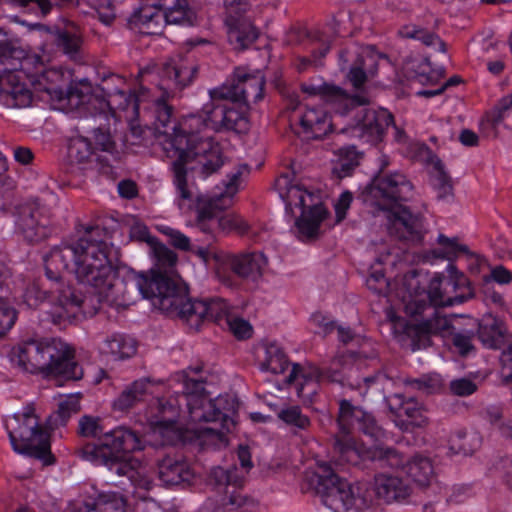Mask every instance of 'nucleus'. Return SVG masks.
I'll return each mask as SVG.
<instances>
[{"label":"nucleus","instance_id":"13","mask_svg":"<svg viewBox=\"0 0 512 512\" xmlns=\"http://www.w3.org/2000/svg\"><path fill=\"white\" fill-rule=\"evenodd\" d=\"M155 285L153 306L167 314L186 319L192 325L198 324L201 320H212L224 325L227 318L233 316L229 304L222 299L190 301L185 289L172 277L160 278Z\"/></svg>","mask_w":512,"mask_h":512},{"label":"nucleus","instance_id":"15","mask_svg":"<svg viewBox=\"0 0 512 512\" xmlns=\"http://www.w3.org/2000/svg\"><path fill=\"white\" fill-rule=\"evenodd\" d=\"M5 428L16 453L35 457L45 465L53 463L49 434L40 426L32 408L26 407L7 417Z\"/></svg>","mask_w":512,"mask_h":512},{"label":"nucleus","instance_id":"57","mask_svg":"<svg viewBox=\"0 0 512 512\" xmlns=\"http://www.w3.org/2000/svg\"><path fill=\"white\" fill-rule=\"evenodd\" d=\"M490 277L499 284H508L512 280V273L503 266H496L491 270Z\"/></svg>","mask_w":512,"mask_h":512},{"label":"nucleus","instance_id":"3","mask_svg":"<svg viewBox=\"0 0 512 512\" xmlns=\"http://www.w3.org/2000/svg\"><path fill=\"white\" fill-rule=\"evenodd\" d=\"M227 405L226 397H212L203 383L188 378L182 395L160 398L151 407L145 441L154 446L189 442L201 447H225L226 432L235 426Z\"/></svg>","mask_w":512,"mask_h":512},{"label":"nucleus","instance_id":"37","mask_svg":"<svg viewBox=\"0 0 512 512\" xmlns=\"http://www.w3.org/2000/svg\"><path fill=\"white\" fill-rule=\"evenodd\" d=\"M278 418L295 430H306L311 424L309 417L303 414L298 406L282 408L278 412Z\"/></svg>","mask_w":512,"mask_h":512},{"label":"nucleus","instance_id":"36","mask_svg":"<svg viewBox=\"0 0 512 512\" xmlns=\"http://www.w3.org/2000/svg\"><path fill=\"white\" fill-rule=\"evenodd\" d=\"M398 33L403 38L420 40L427 46L435 47L438 51H446L444 42L437 35L418 27L416 24H405L399 29Z\"/></svg>","mask_w":512,"mask_h":512},{"label":"nucleus","instance_id":"25","mask_svg":"<svg viewBox=\"0 0 512 512\" xmlns=\"http://www.w3.org/2000/svg\"><path fill=\"white\" fill-rule=\"evenodd\" d=\"M235 83L231 86L224 85L218 90L235 91L238 94L237 101L245 104L257 103L263 98L264 76L260 71L248 74L244 69H236Z\"/></svg>","mask_w":512,"mask_h":512},{"label":"nucleus","instance_id":"8","mask_svg":"<svg viewBox=\"0 0 512 512\" xmlns=\"http://www.w3.org/2000/svg\"><path fill=\"white\" fill-rule=\"evenodd\" d=\"M412 190L413 187L406 176L395 172L373 179L362 191L361 197L372 214L383 215L390 233L407 238L420 226L419 217L402 204L411 198Z\"/></svg>","mask_w":512,"mask_h":512},{"label":"nucleus","instance_id":"32","mask_svg":"<svg viewBox=\"0 0 512 512\" xmlns=\"http://www.w3.org/2000/svg\"><path fill=\"white\" fill-rule=\"evenodd\" d=\"M438 247L429 251L425 258L427 262L434 263L437 260H452L461 253L466 252V247L459 244L457 239L448 238L440 234L437 238Z\"/></svg>","mask_w":512,"mask_h":512},{"label":"nucleus","instance_id":"2","mask_svg":"<svg viewBox=\"0 0 512 512\" xmlns=\"http://www.w3.org/2000/svg\"><path fill=\"white\" fill-rule=\"evenodd\" d=\"M188 146L189 141L181 135L172 134L163 142V151L171 161L173 185L175 188V204L183 212L195 211L193 221L187 226L195 227L200 232L214 237L231 232H244L247 224L241 216L234 212H224L239 191L249 169L240 165L228 176L223 185H217L207 194H199L189 175L205 179L218 171L222 166L220 151L216 146L206 142L197 147L190 155L182 143Z\"/></svg>","mask_w":512,"mask_h":512},{"label":"nucleus","instance_id":"42","mask_svg":"<svg viewBox=\"0 0 512 512\" xmlns=\"http://www.w3.org/2000/svg\"><path fill=\"white\" fill-rule=\"evenodd\" d=\"M159 231L170 238L171 244L184 251L191 249V243L189 237L180 232L179 230L173 229L169 226H159Z\"/></svg>","mask_w":512,"mask_h":512},{"label":"nucleus","instance_id":"51","mask_svg":"<svg viewBox=\"0 0 512 512\" xmlns=\"http://www.w3.org/2000/svg\"><path fill=\"white\" fill-rule=\"evenodd\" d=\"M211 478L219 486L226 484H236L237 480L232 475L231 471L225 470L222 467H216L211 472Z\"/></svg>","mask_w":512,"mask_h":512},{"label":"nucleus","instance_id":"40","mask_svg":"<svg viewBox=\"0 0 512 512\" xmlns=\"http://www.w3.org/2000/svg\"><path fill=\"white\" fill-rule=\"evenodd\" d=\"M381 263L382 259L377 260L371 266V272L366 279L367 287L376 293H384L389 287V283L384 276L383 269L380 267Z\"/></svg>","mask_w":512,"mask_h":512},{"label":"nucleus","instance_id":"52","mask_svg":"<svg viewBox=\"0 0 512 512\" xmlns=\"http://www.w3.org/2000/svg\"><path fill=\"white\" fill-rule=\"evenodd\" d=\"M453 344L458 352L462 355L468 354L473 346L471 344V336L462 333H455L453 335Z\"/></svg>","mask_w":512,"mask_h":512},{"label":"nucleus","instance_id":"54","mask_svg":"<svg viewBox=\"0 0 512 512\" xmlns=\"http://www.w3.org/2000/svg\"><path fill=\"white\" fill-rule=\"evenodd\" d=\"M501 376L504 380H512V349L504 350L500 357Z\"/></svg>","mask_w":512,"mask_h":512},{"label":"nucleus","instance_id":"27","mask_svg":"<svg viewBox=\"0 0 512 512\" xmlns=\"http://www.w3.org/2000/svg\"><path fill=\"white\" fill-rule=\"evenodd\" d=\"M353 55H357L359 57V63L349 69L347 78L355 88H360L367 80L368 74L374 73L371 67L376 62V55L369 47L355 48L353 51L342 53L340 55V60L341 62H349L352 60Z\"/></svg>","mask_w":512,"mask_h":512},{"label":"nucleus","instance_id":"41","mask_svg":"<svg viewBox=\"0 0 512 512\" xmlns=\"http://www.w3.org/2000/svg\"><path fill=\"white\" fill-rule=\"evenodd\" d=\"M225 325L238 339H247L252 335L253 329L251 324L243 318L232 316L231 318H227Z\"/></svg>","mask_w":512,"mask_h":512},{"label":"nucleus","instance_id":"9","mask_svg":"<svg viewBox=\"0 0 512 512\" xmlns=\"http://www.w3.org/2000/svg\"><path fill=\"white\" fill-rule=\"evenodd\" d=\"M10 363L23 371L45 378L79 379L82 370L72 358V350L60 339L29 340L7 353Z\"/></svg>","mask_w":512,"mask_h":512},{"label":"nucleus","instance_id":"46","mask_svg":"<svg viewBox=\"0 0 512 512\" xmlns=\"http://www.w3.org/2000/svg\"><path fill=\"white\" fill-rule=\"evenodd\" d=\"M418 388L426 393H434L441 389L443 380L438 374H430L417 381Z\"/></svg>","mask_w":512,"mask_h":512},{"label":"nucleus","instance_id":"30","mask_svg":"<svg viewBox=\"0 0 512 512\" xmlns=\"http://www.w3.org/2000/svg\"><path fill=\"white\" fill-rule=\"evenodd\" d=\"M195 67L184 60L173 61L165 65L162 88H183L191 83L195 75Z\"/></svg>","mask_w":512,"mask_h":512},{"label":"nucleus","instance_id":"56","mask_svg":"<svg viewBox=\"0 0 512 512\" xmlns=\"http://www.w3.org/2000/svg\"><path fill=\"white\" fill-rule=\"evenodd\" d=\"M434 187L440 198H446L452 194L451 182L445 174L441 173L440 176L435 179Z\"/></svg>","mask_w":512,"mask_h":512},{"label":"nucleus","instance_id":"17","mask_svg":"<svg viewBox=\"0 0 512 512\" xmlns=\"http://www.w3.org/2000/svg\"><path fill=\"white\" fill-rule=\"evenodd\" d=\"M24 50L14 44H2V103L8 107H25L30 104L32 93L26 84L21 82V71L27 70L31 64Z\"/></svg>","mask_w":512,"mask_h":512},{"label":"nucleus","instance_id":"39","mask_svg":"<svg viewBox=\"0 0 512 512\" xmlns=\"http://www.w3.org/2000/svg\"><path fill=\"white\" fill-rule=\"evenodd\" d=\"M80 409L79 396L75 394L60 396L58 400V410L56 413V423L64 424L67 419L78 412Z\"/></svg>","mask_w":512,"mask_h":512},{"label":"nucleus","instance_id":"5","mask_svg":"<svg viewBox=\"0 0 512 512\" xmlns=\"http://www.w3.org/2000/svg\"><path fill=\"white\" fill-rule=\"evenodd\" d=\"M237 98L238 94L235 91L211 90L210 101L203 106L201 115H190L179 122L171 120V111L168 107H161L155 123L160 145L163 147V142L168 136L178 134L181 135V138L189 141L188 147L185 142L182 143V147L190 155L198 150L197 147L209 142L219 149L223 160L219 144L211 139H202L197 134L202 127H209L214 131H234L236 133L248 131L249 121L245 112L237 108L239 105Z\"/></svg>","mask_w":512,"mask_h":512},{"label":"nucleus","instance_id":"33","mask_svg":"<svg viewBox=\"0 0 512 512\" xmlns=\"http://www.w3.org/2000/svg\"><path fill=\"white\" fill-rule=\"evenodd\" d=\"M505 327L497 318L485 316L479 325V338L484 346L496 348L502 341Z\"/></svg>","mask_w":512,"mask_h":512},{"label":"nucleus","instance_id":"31","mask_svg":"<svg viewBox=\"0 0 512 512\" xmlns=\"http://www.w3.org/2000/svg\"><path fill=\"white\" fill-rule=\"evenodd\" d=\"M101 354L114 360H123L136 353V342L123 334H113L103 340L98 347Z\"/></svg>","mask_w":512,"mask_h":512},{"label":"nucleus","instance_id":"29","mask_svg":"<svg viewBox=\"0 0 512 512\" xmlns=\"http://www.w3.org/2000/svg\"><path fill=\"white\" fill-rule=\"evenodd\" d=\"M166 24L194 26L198 23V13L186 0H160Z\"/></svg>","mask_w":512,"mask_h":512},{"label":"nucleus","instance_id":"26","mask_svg":"<svg viewBox=\"0 0 512 512\" xmlns=\"http://www.w3.org/2000/svg\"><path fill=\"white\" fill-rule=\"evenodd\" d=\"M338 126V123L322 108H307L300 116V133L306 139L326 136Z\"/></svg>","mask_w":512,"mask_h":512},{"label":"nucleus","instance_id":"59","mask_svg":"<svg viewBox=\"0 0 512 512\" xmlns=\"http://www.w3.org/2000/svg\"><path fill=\"white\" fill-rule=\"evenodd\" d=\"M17 320V312L13 307H4L2 305V329H11Z\"/></svg>","mask_w":512,"mask_h":512},{"label":"nucleus","instance_id":"44","mask_svg":"<svg viewBox=\"0 0 512 512\" xmlns=\"http://www.w3.org/2000/svg\"><path fill=\"white\" fill-rule=\"evenodd\" d=\"M349 156L348 160H339L333 168V171L339 176L344 177L358 164V156L354 149L348 148L345 150Z\"/></svg>","mask_w":512,"mask_h":512},{"label":"nucleus","instance_id":"10","mask_svg":"<svg viewBox=\"0 0 512 512\" xmlns=\"http://www.w3.org/2000/svg\"><path fill=\"white\" fill-rule=\"evenodd\" d=\"M448 277L435 274L428 282L427 290H419L421 280L415 274L405 277L404 286L396 292L401 298L407 314L416 315L426 309L427 302L433 306H453L473 296L466 276L454 265L446 268Z\"/></svg>","mask_w":512,"mask_h":512},{"label":"nucleus","instance_id":"50","mask_svg":"<svg viewBox=\"0 0 512 512\" xmlns=\"http://www.w3.org/2000/svg\"><path fill=\"white\" fill-rule=\"evenodd\" d=\"M99 19L106 25H109L115 18V7L109 0H102L97 8Z\"/></svg>","mask_w":512,"mask_h":512},{"label":"nucleus","instance_id":"4","mask_svg":"<svg viewBox=\"0 0 512 512\" xmlns=\"http://www.w3.org/2000/svg\"><path fill=\"white\" fill-rule=\"evenodd\" d=\"M339 432L335 438V449L343 461L358 464L361 459L379 460L383 467L400 470L420 488L436 481V472L430 458L416 455L409 460L397 451L384 448L380 441L385 437L373 417L360 407L342 400L338 415Z\"/></svg>","mask_w":512,"mask_h":512},{"label":"nucleus","instance_id":"64","mask_svg":"<svg viewBox=\"0 0 512 512\" xmlns=\"http://www.w3.org/2000/svg\"><path fill=\"white\" fill-rule=\"evenodd\" d=\"M459 139L465 146H474L478 142V136L470 130H463Z\"/></svg>","mask_w":512,"mask_h":512},{"label":"nucleus","instance_id":"11","mask_svg":"<svg viewBox=\"0 0 512 512\" xmlns=\"http://www.w3.org/2000/svg\"><path fill=\"white\" fill-rule=\"evenodd\" d=\"M306 478L310 488L319 495L322 503L333 512H365L374 506V496L366 482L351 483L339 478L325 462L317 464Z\"/></svg>","mask_w":512,"mask_h":512},{"label":"nucleus","instance_id":"19","mask_svg":"<svg viewBox=\"0 0 512 512\" xmlns=\"http://www.w3.org/2000/svg\"><path fill=\"white\" fill-rule=\"evenodd\" d=\"M15 226L24 239L39 242L51 232L47 209L38 203H28L20 207Z\"/></svg>","mask_w":512,"mask_h":512},{"label":"nucleus","instance_id":"45","mask_svg":"<svg viewBox=\"0 0 512 512\" xmlns=\"http://www.w3.org/2000/svg\"><path fill=\"white\" fill-rule=\"evenodd\" d=\"M353 196L349 191H344L340 194L338 199L334 203V210L337 222L345 219L347 211L349 210Z\"/></svg>","mask_w":512,"mask_h":512},{"label":"nucleus","instance_id":"1","mask_svg":"<svg viewBox=\"0 0 512 512\" xmlns=\"http://www.w3.org/2000/svg\"><path fill=\"white\" fill-rule=\"evenodd\" d=\"M102 230L91 228L72 246L54 248L45 258L47 277L55 282L57 294L54 321L72 320L79 312L95 313L99 305L126 307L135 302L134 292L141 298L154 300L155 282L161 277L127 268H117L109 259L106 238L96 239Z\"/></svg>","mask_w":512,"mask_h":512},{"label":"nucleus","instance_id":"49","mask_svg":"<svg viewBox=\"0 0 512 512\" xmlns=\"http://www.w3.org/2000/svg\"><path fill=\"white\" fill-rule=\"evenodd\" d=\"M29 3H35L42 15L48 14L52 7L50 0H2V4H8L14 7H25Z\"/></svg>","mask_w":512,"mask_h":512},{"label":"nucleus","instance_id":"35","mask_svg":"<svg viewBox=\"0 0 512 512\" xmlns=\"http://www.w3.org/2000/svg\"><path fill=\"white\" fill-rule=\"evenodd\" d=\"M158 475L159 479L166 485H177L188 480L185 465L171 458H165L160 462Z\"/></svg>","mask_w":512,"mask_h":512},{"label":"nucleus","instance_id":"34","mask_svg":"<svg viewBox=\"0 0 512 512\" xmlns=\"http://www.w3.org/2000/svg\"><path fill=\"white\" fill-rule=\"evenodd\" d=\"M94 149L89 140L83 136H74L69 140L67 157L71 164L84 165L92 161Z\"/></svg>","mask_w":512,"mask_h":512},{"label":"nucleus","instance_id":"61","mask_svg":"<svg viewBox=\"0 0 512 512\" xmlns=\"http://www.w3.org/2000/svg\"><path fill=\"white\" fill-rule=\"evenodd\" d=\"M13 156L17 162L23 165L29 164L33 158L31 150L25 147H17L13 149Z\"/></svg>","mask_w":512,"mask_h":512},{"label":"nucleus","instance_id":"53","mask_svg":"<svg viewBox=\"0 0 512 512\" xmlns=\"http://www.w3.org/2000/svg\"><path fill=\"white\" fill-rule=\"evenodd\" d=\"M248 500L242 496L239 493H231L230 497L227 499L226 502H224V510L225 511H235L238 509H241L243 511H246L245 505L247 504Z\"/></svg>","mask_w":512,"mask_h":512},{"label":"nucleus","instance_id":"62","mask_svg":"<svg viewBox=\"0 0 512 512\" xmlns=\"http://www.w3.org/2000/svg\"><path fill=\"white\" fill-rule=\"evenodd\" d=\"M47 93V95L52 100H63L64 99V91L62 88L56 86V85H49V86H42V90Z\"/></svg>","mask_w":512,"mask_h":512},{"label":"nucleus","instance_id":"58","mask_svg":"<svg viewBox=\"0 0 512 512\" xmlns=\"http://www.w3.org/2000/svg\"><path fill=\"white\" fill-rule=\"evenodd\" d=\"M481 445V439L477 434H469L465 437V441L461 447L463 454H472Z\"/></svg>","mask_w":512,"mask_h":512},{"label":"nucleus","instance_id":"43","mask_svg":"<svg viewBox=\"0 0 512 512\" xmlns=\"http://www.w3.org/2000/svg\"><path fill=\"white\" fill-rule=\"evenodd\" d=\"M310 325L314 333L327 335L334 329V323L324 314L316 312L310 317Z\"/></svg>","mask_w":512,"mask_h":512},{"label":"nucleus","instance_id":"7","mask_svg":"<svg viewBox=\"0 0 512 512\" xmlns=\"http://www.w3.org/2000/svg\"><path fill=\"white\" fill-rule=\"evenodd\" d=\"M302 91L308 97H319L341 117L354 111L353 120L341 131L364 142H381L386 129L393 123V116L387 109L366 107L369 101L366 96H349L340 87L326 84L322 79H312L304 83Z\"/></svg>","mask_w":512,"mask_h":512},{"label":"nucleus","instance_id":"38","mask_svg":"<svg viewBox=\"0 0 512 512\" xmlns=\"http://www.w3.org/2000/svg\"><path fill=\"white\" fill-rule=\"evenodd\" d=\"M148 386L149 384L147 381L134 382L130 388L123 391V393L118 397L114 403L115 407L121 410L130 407L134 402L142 398L148 390Z\"/></svg>","mask_w":512,"mask_h":512},{"label":"nucleus","instance_id":"60","mask_svg":"<svg viewBox=\"0 0 512 512\" xmlns=\"http://www.w3.org/2000/svg\"><path fill=\"white\" fill-rule=\"evenodd\" d=\"M118 192L124 198H133L137 194L136 184L132 181H121L118 184Z\"/></svg>","mask_w":512,"mask_h":512},{"label":"nucleus","instance_id":"28","mask_svg":"<svg viewBox=\"0 0 512 512\" xmlns=\"http://www.w3.org/2000/svg\"><path fill=\"white\" fill-rule=\"evenodd\" d=\"M125 500L116 492H94L92 500L75 505L73 512H125Z\"/></svg>","mask_w":512,"mask_h":512},{"label":"nucleus","instance_id":"14","mask_svg":"<svg viewBox=\"0 0 512 512\" xmlns=\"http://www.w3.org/2000/svg\"><path fill=\"white\" fill-rule=\"evenodd\" d=\"M275 187L285 203L286 215L294 221L298 237L302 240L316 237L327 215L319 195L294 183L289 175L280 176Z\"/></svg>","mask_w":512,"mask_h":512},{"label":"nucleus","instance_id":"20","mask_svg":"<svg viewBox=\"0 0 512 512\" xmlns=\"http://www.w3.org/2000/svg\"><path fill=\"white\" fill-rule=\"evenodd\" d=\"M130 235L133 239L146 242L150 247V254L155 259V266L147 275L148 278L151 279L154 274L157 277L170 279L171 276L168 273L177 262L176 254L152 237L143 223H133L130 228Z\"/></svg>","mask_w":512,"mask_h":512},{"label":"nucleus","instance_id":"21","mask_svg":"<svg viewBox=\"0 0 512 512\" xmlns=\"http://www.w3.org/2000/svg\"><path fill=\"white\" fill-rule=\"evenodd\" d=\"M380 472L375 475L370 492L374 496V502L380 500L384 503L399 502L407 499L411 494V488L398 475L400 470Z\"/></svg>","mask_w":512,"mask_h":512},{"label":"nucleus","instance_id":"63","mask_svg":"<svg viewBox=\"0 0 512 512\" xmlns=\"http://www.w3.org/2000/svg\"><path fill=\"white\" fill-rule=\"evenodd\" d=\"M238 457L241 463V466L246 470L252 467L250 452L247 447L240 446L238 450Z\"/></svg>","mask_w":512,"mask_h":512},{"label":"nucleus","instance_id":"55","mask_svg":"<svg viewBox=\"0 0 512 512\" xmlns=\"http://www.w3.org/2000/svg\"><path fill=\"white\" fill-rule=\"evenodd\" d=\"M58 45L63 48L67 54L74 53L79 46V39L75 36H70L66 33L58 35Z\"/></svg>","mask_w":512,"mask_h":512},{"label":"nucleus","instance_id":"23","mask_svg":"<svg viewBox=\"0 0 512 512\" xmlns=\"http://www.w3.org/2000/svg\"><path fill=\"white\" fill-rule=\"evenodd\" d=\"M389 405L394 414L393 421L402 431L424 427L428 422L422 405L413 398L403 400L400 395H395L389 399Z\"/></svg>","mask_w":512,"mask_h":512},{"label":"nucleus","instance_id":"6","mask_svg":"<svg viewBox=\"0 0 512 512\" xmlns=\"http://www.w3.org/2000/svg\"><path fill=\"white\" fill-rule=\"evenodd\" d=\"M102 428L98 418L83 416L79 421V431L86 437H99L95 444L83 448V458L95 465H104L117 475H126L136 487L150 489L151 481L145 469L131 453L142 449L138 436L123 427L115 428L99 436Z\"/></svg>","mask_w":512,"mask_h":512},{"label":"nucleus","instance_id":"47","mask_svg":"<svg viewBox=\"0 0 512 512\" xmlns=\"http://www.w3.org/2000/svg\"><path fill=\"white\" fill-rule=\"evenodd\" d=\"M512 113V95L503 97L493 111V121L499 123Z\"/></svg>","mask_w":512,"mask_h":512},{"label":"nucleus","instance_id":"12","mask_svg":"<svg viewBox=\"0 0 512 512\" xmlns=\"http://www.w3.org/2000/svg\"><path fill=\"white\" fill-rule=\"evenodd\" d=\"M340 359L333 360L330 369L322 374L313 365H290L286 354L276 342H267L263 345V357L259 360L260 370L271 375H285L287 383L293 385L297 397L303 402H310L317 393L319 382L327 379L332 382H341L342 377L336 371Z\"/></svg>","mask_w":512,"mask_h":512},{"label":"nucleus","instance_id":"24","mask_svg":"<svg viewBox=\"0 0 512 512\" xmlns=\"http://www.w3.org/2000/svg\"><path fill=\"white\" fill-rule=\"evenodd\" d=\"M387 316L395 332L402 329L408 336H412L413 334H440L442 337H447L452 335L451 320L439 314H435L433 318L424 320L417 324L412 322L407 323L400 316H397L392 310L387 312Z\"/></svg>","mask_w":512,"mask_h":512},{"label":"nucleus","instance_id":"48","mask_svg":"<svg viewBox=\"0 0 512 512\" xmlns=\"http://www.w3.org/2000/svg\"><path fill=\"white\" fill-rule=\"evenodd\" d=\"M451 391L459 396H468L475 392L476 385L465 378L454 380L450 383Z\"/></svg>","mask_w":512,"mask_h":512},{"label":"nucleus","instance_id":"16","mask_svg":"<svg viewBox=\"0 0 512 512\" xmlns=\"http://www.w3.org/2000/svg\"><path fill=\"white\" fill-rule=\"evenodd\" d=\"M193 253L206 265H213L218 279L226 285L232 284L228 270L239 277L256 281L268 267V259L262 252L231 255L214 246L197 247Z\"/></svg>","mask_w":512,"mask_h":512},{"label":"nucleus","instance_id":"18","mask_svg":"<svg viewBox=\"0 0 512 512\" xmlns=\"http://www.w3.org/2000/svg\"><path fill=\"white\" fill-rule=\"evenodd\" d=\"M254 0H224L229 41L238 49H244L258 37V32L247 18L242 17Z\"/></svg>","mask_w":512,"mask_h":512},{"label":"nucleus","instance_id":"22","mask_svg":"<svg viewBox=\"0 0 512 512\" xmlns=\"http://www.w3.org/2000/svg\"><path fill=\"white\" fill-rule=\"evenodd\" d=\"M132 29L145 35H158L165 27V15L160 0H142L129 18Z\"/></svg>","mask_w":512,"mask_h":512}]
</instances>
